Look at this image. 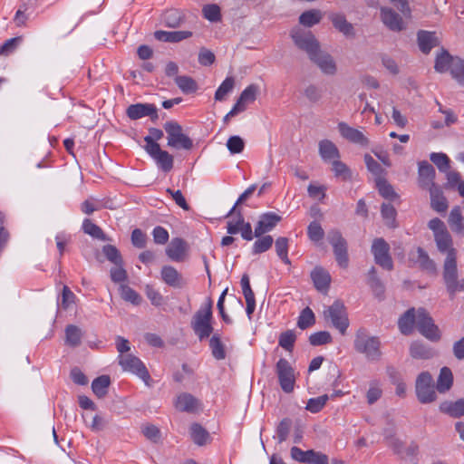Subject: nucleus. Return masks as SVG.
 Listing matches in <instances>:
<instances>
[{
  "mask_svg": "<svg viewBox=\"0 0 464 464\" xmlns=\"http://www.w3.org/2000/svg\"><path fill=\"white\" fill-rule=\"evenodd\" d=\"M203 15L210 22H218L221 20L220 8L218 5L210 4L203 6Z\"/></svg>",
  "mask_w": 464,
  "mask_h": 464,
  "instance_id": "052dcab7",
  "label": "nucleus"
},
{
  "mask_svg": "<svg viewBox=\"0 0 464 464\" xmlns=\"http://www.w3.org/2000/svg\"><path fill=\"white\" fill-rule=\"evenodd\" d=\"M160 277L167 285L173 288H181L185 285L182 275L172 266H163Z\"/></svg>",
  "mask_w": 464,
  "mask_h": 464,
  "instance_id": "412c9836",
  "label": "nucleus"
},
{
  "mask_svg": "<svg viewBox=\"0 0 464 464\" xmlns=\"http://www.w3.org/2000/svg\"><path fill=\"white\" fill-rule=\"evenodd\" d=\"M376 186L379 193L386 199L393 200L398 198V195L394 191L392 186L389 184L383 179H378L376 180Z\"/></svg>",
  "mask_w": 464,
  "mask_h": 464,
  "instance_id": "3c124183",
  "label": "nucleus"
},
{
  "mask_svg": "<svg viewBox=\"0 0 464 464\" xmlns=\"http://www.w3.org/2000/svg\"><path fill=\"white\" fill-rule=\"evenodd\" d=\"M279 383L285 392H292L295 386L294 369L286 359L281 358L276 366Z\"/></svg>",
  "mask_w": 464,
  "mask_h": 464,
  "instance_id": "f8f14e48",
  "label": "nucleus"
},
{
  "mask_svg": "<svg viewBox=\"0 0 464 464\" xmlns=\"http://www.w3.org/2000/svg\"><path fill=\"white\" fill-rule=\"evenodd\" d=\"M164 130L168 135V146L184 150H190L193 147L192 140L183 133L182 127L178 122L167 121Z\"/></svg>",
  "mask_w": 464,
  "mask_h": 464,
  "instance_id": "0eeeda50",
  "label": "nucleus"
},
{
  "mask_svg": "<svg viewBox=\"0 0 464 464\" xmlns=\"http://www.w3.org/2000/svg\"><path fill=\"white\" fill-rule=\"evenodd\" d=\"M309 58L324 73L333 75L336 72V64L333 57L320 47Z\"/></svg>",
  "mask_w": 464,
  "mask_h": 464,
  "instance_id": "a211bd4d",
  "label": "nucleus"
},
{
  "mask_svg": "<svg viewBox=\"0 0 464 464\" xmlns=\"http://www.w3.org/2000/svg\"><path fill=\"white\" fill-rule=\"evenodd\" d=\"M332 165L335 177L341 178L343 180H347L351 178V171L346 164L337 159L332 162Z\"/></svg>",
  "mask_w": 464,
  "mask_h": 464,
  "instance_id": "338daca9",
  "label": "nucleus"
},
{
  "mask_svg": "<svg viewBox=\"0 0 464 464\" xmlns=\"http://www.w3.org/2000/svg\"><path fill=\"white\" fill-rule=\"evenodd\" d=\"M291 36L295 45L304 50L310 57L320 47L319 43L310 31L303 29H294Z\"/></svg>",
  "mask_w": 464,
  "mask_h": 464,
  "instance_id": "9b49d317",
  "label": "nucleus"
},
{
  "mask_svg": "<svg viewBox=\"0 0 464 464\" xmlns=\"http://www.w3.org/2000/svg\"><path fill=\"white\" fill-rule=\"evenodd\" d=\"M435 176L436 172L431 164L426 160L419 162L418 184L422 189L429 190L438 186L434 182Z\"/></svg>",
  "mask_w": 464,
  "mask_h": 464,
  "instance_id": "4468645a",
  "label": "nucleus"
},
{
  "mask_svg": "<svg viewBox=\"0 0 464 464\" xmlns=\"http://www.w3.org/2000/svg\"><path fill=\"white\" fill-rule=\"evenodd\" d=\"M417 263L425 270L430 272L436 271L435 262L430 258L428 253L421 247L417 248Z\"/></svg>",
  "mask_w": 464,
  "mask_h": 464,
  "instance_id": "49530a36",
  "label": "nucleus"
},
{
  "mask_svg": "<svg viewBox=\"0 0 464 464\" xmlns=\"http://www.w3.org/2000/svg\"><path fill=\"white\" fill-rule=\"evenodd\" d=\"M440 409L450 417L460 418L464 416V398L455 401H445L440 405Z\"/></svg>",
  "mask_w": 464,
  "mask_h": 464,
  "instance_id": "473e14b6",
  "label": "nucleus"
},
{
  "mask_svg": "<svg viewBox=\"0 0 464 464\" xmlns=\"http://www.w3.org/2000/svg\"><path fill=\"white\" fill-rule=\"evenodd\" d=\"M436 386L429 372H420L415 382L416 396L420 403L428 404L437 400Z\"/></svg>",
  "mask_w": 464,
  "mask_h": 464,
  "instance_id": "39448f33",
  "label": "nucleus"
},
{
  "mask_svg": "<svg viewBox=\"0 0 464 464\" xmlns=\"http://www.w3.org/2000/svg\"><path fill=\"white\" fill-rule=\"evenodd\" d=\"M410 353L411 357L420 360H428L435 355V353L432 349L419 342H414L411 343L410 347Z\"/></svg>",
  "mask_w": 464,
  "mask_h": 464,
  "instance_id": "c9c22d12",
  "label": "nucleus"
},
{
  "mask_svg": "<svg viewBox=\"0 0 464 464\" xmlns=\"http://www.w3.org/2000/svg\"><path fill=\"white\" fill-rule=\"evenodd\" d=\"M227 148L231 154L241 153L245 148V141L239 136H231L227 141Z\"/></svg>",
  "mask_w": 464,
  "mask_h": 464,
  "instance_id": "0e129e2a",
  "label": "nucleus"
},
{
  "mask_svg": "<svg viewBox=\"0 0 464 464\" xmlns=\"http://www.w3.org/2000/svg\"><path fill=\"white\" fill-rule=\"evenodd\" d=\"M147 152L164 172H169L172 169L174 161L172 155L166 150H162L160 145H150V150Z\"/></svg>",
  "mask_w": 464,
  "mask_h": 464,
  "instance_id": "6ab92c4d",
  "label": "nucleus"
},
{
  "mask_svg": "<svg viewBox=\"0 0 464 464\" xmlns=\"http://www.w3.org/2000/svg\"><path fill=\"white\" fill-rule=\"evenodd\" d=\"M335 29L346 36H353V26L349 23L344 15L341 14H331L329 16Z\"/></svg>",
  "mask_w": 464,
  "mask_h": 464,
  "instance_id": "2f4dec72",
  "label": "nucleus"
},
{
  "mask_svg": "<svg viewBox=\"0 0 464 464\" xmlns=\"http://www.w3.org/2000/svg\"><path fill=\"white\" fill-rule=\"evenodd\" d=\"M82 228L84 233L92 236L94 238L106 241L107 237L103 233L102 229L96 224L92 223L90 219H85L82 223Z\"/></svg>",
  "mask_w": 464,
  "mask_h": 464,
  "instance_id": "de8ad7c7",
  "label": "nucleus"
},
{
  "mask_svg": "<svg viewBox=\"0 0 464 464\" xmlns=\"http://www.w3.org/2000/svg\"><path fill=\"white\" fill-rule=\"evenodd\" d=\"M327 239L334 248V254L338 265L343 268H347L349 265L347 242L341 232L335 229L329 231Z\"/></svg>",
  "mask_w": 464,
  "mask_h": 464,
  "instance_id": "6e6552de",
  "label": "nucleus"
},
{
  "mask_svg": "<svg viewBox=\"0 0 464 464\" xmlns=\"http://www.w3.org/2000/svg\"><path fill=\"white\" fill-rule=\"evenodd\" d=\"M418 44L420 51L427 54L439 44V40L435 33L420 31L418 33Z\"/></svg>",
  "mask_w": 464,
  "mask_h": 464,
  "instance_id": "c756f323",
  "label": "nucleus"
},
{
  "mask_svg": "<svg viewBox=\"0 0 464 464\" xmlns=\"http://www.w3.org/2000/svg\"><path fill=\"white\" fill-rule=\"evenodd\" d=\"M430 197V207L438 213H444L449 208L448 200L443 195V191L440 186L433 187L429 189Z\"/></svg>",
  "mask_w": 464,
  "mask_h": 464,
  "instance_id": "b1692460",
  "label": "nucleus"
},
{
  "mask_svg": "<svg viewBox=\"0 0 464 464\" xmlns=\"http://www.w3.org/2000/svg\"><path fill=\"white\" fill-rule=\"evenodd\" d=\"M111 379L108 375H102L93 380L92 389L98 398H103L108 393Z\"/></svg>",
  "mask_w": 464,
  "mask_h": 464,
  "instance_id": "e433bc0d",
  "label": "nucleus"
},
{
  "mask_svg": "<svg viewBox=\"0 0 464 464\" xmlns=\"http://www.w3.org/2000/svg\"><path fill=\"white\" fill-rule=\"evenodd\" d=\"M82 337V330L73 324L67 325L65 329V343L66 344L76 347L81 344Z\"/></svg>",
  "mask_w": 464,
  "mask_h": 464,
  "instance_id": "4c0bfd02",
  "label": "nucleus"
},
{
  "mask_svg": "<svg viewBox=\"0 0 464 464\" xmlns=\"http://www.w3.org/2000/svg\"><path fill=\"white\" fill-rule=\"evenodd\" d=\"M212 320V301L208 300L204 307L196 312L191 320V327L200 340L208 338L213 331Z\"/></svg>",
  "mask_w": 464,
  "mask_h": 464,
  "instance_id": "7ed1b4c3",
  "label": "nucleus"
},
{
  "mask_svg": "<svg viewBox=\"0 0 464 464\" xmlns=\"http://www.w3.org/2000/svg\"><path fill=\"white\" fill-rule=\"evenodd\" d=\"M428 227L433 232L438 250L440 253H445L446 256L454 252V256H457V250L453 247L452 237L444 222L438 218H434L429 221Z\"/></svg>",
  "mask_w": 464,
  "mask_h": 464,
  "instance_id": "f03ea898",
  "label": "nucleus"
},
{
  "mask_svg": "<svg viewBox=\"0 0 464 464\" xmlns=\"http://www.w3.org/2000/svg\"><path fill=\"white\" fill-rule=\"evenodd\" d=\"M368 285L378 296H381L384 293V285L379 279L376 274V269L372 267L368 272Z\"/></svg>",
  "mask_w": 464,
  "mask_h": 464,
  "instance_id": "09e8293b",
  "label": "nucleus"
},
{
  "mask_svg": "<svg viewBox=\"0 0 464 464\" xmlns=\"http://www.w3.org/2000/svg\"><path fill=\"white\" fill-rule=\"evenodd\" d=\"M121 297L133 304H140L141 302L140 295L128 285H122L120 287Z\"/></svg>",
  "mask_w": 464,
  "mask_h": 464,
  "instance_id": "680f3d73",
  "label": "nucleus"
},
{
  "mask_svg": "<svg viewBox=\"0 0 464 464\" xmlns=\"http://www.w3.org/2000/svg\"><path fill=\"white\" fill-rule=\"evenodd\" d=\"M457 57H453L449 53L448 51L442 49L440 53L437 54L435 60L434 69L438 72H445L448 70H451L453 60Z\"/></svg>",
  "mask_w": 464,
  "mask_h": 464,
  "instance_id": "f704fd0d",
  "label": "nucleus"
},
{
  "mask_svg": "<svg viewBox=\"0 0 464 464\" xmlns=\"http://www.w3.org/2000/svg\"><path fill=\"white\" fill-rule=\"evenodd\" d=\"M274 239L271 236H261L254 242L252 246L253 255H259L266 252L273 246Z\"/></svg>",
  "mask_w": 464,
  "mask_h": 464,
  "instance_id": "37998d69",
  "label": "nucleus"
},
{
  "mask_svg": "<svg viewBox=\"0 0 464 464\" xmlns=\"http://www.w3.org/2000/svg\"><path fill=\"white\" fill-rule=\"evenodd\" d=\"M382 217L385 221V224L389 227H395L396 210L394 207L390 203H383L382 205Z\"/></svg>",
  "mask_w": 464,
  "mask_h": 464,
  "instance_id": "4d7b16f0",
  "label": "nucleus"
},
{
  "mask_svg": "<svg viewBox=\"0 0 464 464\" xmlns=\"http://www.w3.org/2000/svg\"><path fill=\"white\" fill-rule=\"evenodd\" d=\"M442 278L450 296L453 297L458 291L461 290L462 286L459 281L457 256H454V252L446 256L443 262Z\"/></svg>",
  "mask_w": 464,
  "mask_h": 464,
  "instance_id": "20e7f679",
  "label": "nucleus"
},
{
  "mask_svg": "<svg viewBox=\"0 0 464 464\" xmlns=\"http://www.w3.org/2000/svg\"><path fill=\"white\" fill-rule=\"evenodd\" d=\"M232 215H235L236 221L230 220L227 222V231L230 235H235L240 232L241 225L243 223V215L240 209H236V206L231 208L227 217Z\"/></svg>",
  "mask_w": 464,
  "mask_h": 464,
  "instance_id": "ea45409f",
  "label": "nucleus"
},
{
  "mask_svg": "<svg viewBox=\"0 0 464 464\" xmlns=\"http://www.w3.org/2000/svg\"><path fill=\"white\" fill-rule=\"evenodd\" d=\"M354 349L362 353L368 361L378 362L382 358L381 342L378 337L370 336L364 331L357 332Z\"/></svg>",
  "mask_w": 464,
  "mask_h": 464,
  "instance_id": "f257e3e1",
  "label": "nucleus"
},
{
  "mask_svg": "<svg viewBox=\"0 0 464 464\" xmlns=\"http://www.w3.org/2000/svg\"><path fill=\"white\" fill-rule=\"evenodd\" d=\"M311 278L318 291L326 292L329 289L331 276L323 267L316 266L311 273Z\"/></svg>",
  "mask_w": 464,
  "mask_h": 464,
  "instance_id": "393cba45",
  "label": "nucleus"
},
{
  "mask_svg": "<svg viewBox=\"0 0 464 464\" xmlns=\"http://www.w3.org/2000/svg\"><path fill=\"white\" fill-rule=\"evenodd\" d=\"M282 218L274 213L266 212L259 217V220L255 227V237H259L266 233L272 231L281 221Z\"/></svg>",
  "mask_w": 464,
  "mask_h": 464,
  "instance_id": "dca6fc26",
  "label": "nucleus"
},
{
  "mask_svg": "<svg viewBox=\"0 0 464 464\" xmlns=\"http://www.w3.org/2000/svg\"><path fill=\"white\" fill-rule=\"evenodd\" d=\"M235 86V80L233 77H227L215 93L216 101H224L226 96L233 90Z\"/></svg>",
  "mask_w": 464,
  "mask_h": 464,
  "instance_id": "8fccbe9b",
  "label": "nucleus"
},
{
  "mask_svg": "<svg viewBox=\"0 0 464 464\" xmlns=\"http://www.w3.org/2000/svg\"><path fill=\"white\" fill-rule=\"evenodd\" d=\"M416 327L424 337L430 341H439L440 339V332L438 326L423 308L417 310Z\"/></svg>",
  "mask_w": 464,
  "mask_h": 464,
  "instance_id": "1a4fd4ad",
  "label": "nucleus"
},
{
  "mask_svg": "<svg viewBox=\"0 0 464 464\" xmlns=\"http://www.w3.org/2000/svg\"><path fill=\"white\" fill-rule=\"evenodd\" d=\"M390 246L382 238H376L372 245V252L377 265L387 270L393 268L392 257L389 254Z\"/></svg>",
  "mask_w": 464,
  "mask_h": 464,
  "instance_id": "ddd939ff",
  "label": "nucleus"
},
{
  "mask_svg": "<svg viewBox=\"0 0 464 464\" xmlns=\"http://www.w3.org/2000/svg\"><path fill=\"white\" fill-rule=\"evenodd\" d=\"M329 400L328 395L324 394L316 398L308 400L305 409L312 413L319 412Z\"/></svg>",
  "mask_w": 464,
  "mask_h": 464,
  "instance_id": "13d9d810",
  "label": "nucleus"
},
{
  "mask_svg": "<svg viewBox=\"0 0 464 464\" xmlns=\"http://www.w3.org/2000/svg\"><path fill=\"white\" fill-rule=\"evenodd\" d=\"M322 19V13L320 10L312 9L304 12L299 17V23L304 26L311 27L318 23Z\"/></svg>",
  "mask_w": 464,
  "mask_h": 464,
  "instance_id": "c03bdc74",
  "label": "nucleus"
},
{
  "mask_svg": "<svg viewBox=\"0 0 464 464\" xmlns=\"http://www.w3.org/2000/svg\"><path fill=\"white\" fill-rule=\"evenodd\" d=\"M119 363L124 371L132 372L138 375L141 380L148 384L150 380V373L145 367L144 363L136 356L129 354H120Z\"/></svg>",
  "mask_w": 464,
  "mask_h": 464,
  "instance_id": "9d476101",
  "label": "nucleus"
},
{
  "mask_svg": "<svg viewBox=\"0 0 464 464\" xmlns=\"http://www.w3.org/2000/svg\"><path fill=\"white\" fill-rule=\"evenodd\" d=\"M186 242L179 237L173 238L166 248V255L174 262H182L186 255Z\"/></svg>",
  "mask_w": 464,
  "mask_h": 464,
  "instance_id": "5701e85b",
  "label": "nucleus"
},
{
  "mask_svg": "<svg viewBox=\"0 0 464 464\" xmlns=\"http://www.w3.org/2000/svg\"><path fill=\"white\" fill-rule=\"evenodd\" d=\"M190 435L193 441L198 446L207 444L209 439V433L200 424L198 423L191 425Z\"/></svg>",
  "mask_w": 464,
  "mask_h": 464,
  "instance_id": "58836bf2",
  "label": "nucleus"
},
{
  "mask_svg": "<svg viewBox=\"0 0 464 464\" xmlns=\"http://www.w3.org/2000/svg\"><path fill=\"white\" fill-rule=\"evenodd\" d=\"M175 406L179 411L195 412L200 406L199 401L189 393H181L177 397Z\"/></svg>",
  "mask_w": 464,
  "mask_h": 464,
  "instance_id": "bb28decb",
  "label": "nucleus"
},
{
  "mask_svg": "<svg viewBox=\"0 0 464 464\" xmlns=\"http://www.w3.org/2000/svg\"><path fill=\"white\" fill-rule=\"evenodd\" d=\"M430 159L437 166L440 171L446 172L449 170L450 159L446 154L432 152Z\"/></svg>",
  "mask_w": 464,
  "mask_h": 464,
  "instance_id": "bf43d9fd",
  "label": "nucleus"
},
{
  "mask_svg": "<svg viewBox=\"0 0 464 464\" xmlns=\"http://www.w3.org/2000/svg\"><path fill=\"white\" fill-rule=\"evenodd\" d=\"M449 225L451 230L458 235H464V218L460 208L454 207L449 216Z\"/></svg>",
  "mask_w": 464,
  "mask_h": 464,
  "instance_id": "72a5a7b5",
  "label": "nucleus"
},
{
  "mask_svg": "<svg viewBox=\"0 0 464 464\" xmlns=\"http://www.w3.org/2000/svg\"><path fill=\"white\" fill-rule=\"evenodd\" d=\"M209 346L211 348L212 355L217 360H223L226 357L224 344L222 343L219 335L214 334L210 341Z\"/></svg>",
  "mask_w": 464,
  "mask_h": 464,
  "instance_id": "603ef678",
  "label": "nucleus"
},
{
  "mask_svg": "<svg viewBox=\"0 0 464 464\" xmlns=\"http://www.w3.org/2000/svg\"><path fill=\"white\" fill-rule=\"evenodd\" d=\"M106 258L115 266L122 265V258L119 250L112 245H106L102 248Z\"/></svg>",
  "mask_w": 464,
  "mask_h": 464,
  "instance_id": "e2e57ef3",
  "label": "nucleus"
},
{
  "mask_svg": "<svg viewBox=\"0 0 464 464\" xmlns=\"http://www.w3.org/2000/svg\"><path fill=\"white\" fill-rule=\"evenodd\" d=\"M450 74L459 84L464 85V60L459 57L453 60Z\"/></svg>",
  "mask_w": 464,
  "mask_h": 464,
  "instance_id": "6e6d98bb",
  "label": "nucleus"
},
{
  "mask_svg": "<svg viewBox=\"0 0 464 464\" xmlns=\"http://www.w3.org/2000/svg\"><path fill=\"white\" fill-rule=\"evenodd\" d=\"M175 82L180 91L186 94L195 92L198 90L196 81L189 76H176Z\"/></svg>",
  "mask_w": 464,
  "mask_h": 464,
  "instance_id": "79ce46f5",
  "label": "nucleus"
},
{
  "mask_svg": "<svg viewBox=\"0 0 464 464\" xmlns=\"http://www.w3.org/2000/svg\"><path fill=\"white\" fill-rule=\"evenodd\" d=\"M314 323H315V318H314V314L313 313V311L309 307L304 308L299 315V318L297 321V326L300 329L304 330V329H306V328L314 325Z\"/></svg>",
  "mask_w": 464,
  "mask_h": 464,
  "instance_id": "5fc2aeb1",
  "label": "nucleus"
},
{
  "mask_svg": "<svg viewBox=\"0 0 464 464\" xmlns=\"http://www.w3.org/2000/svg\"><path fill=\"white\" fill-rule=\"evenodd\" d=\"M325 320L330 321L332 325L336 328L342 334H344L348 326L349 320L346 308L343 302L337 300L327 307L324 312Z\"/></svg>",
  "mask_w": 464,
  "mask_h": 464,
  "instance_id": "423d86ee",
  "label": "nucleus"
},
{
  "mask_svg": "<svg viewBox=\"0 0 464 464\" xmlns=\"http://www.w3.org/2000/svg\"><path fill=\"white\" fill-rule=\"evenodd\" d=\"M296 335L293 330H287L283 332L279 335L278 343L279 345L288 352H292L294 344L295 343Z\"/></svg>",
  "mask_w": 464,
  "mask_h": 464,
  "instance_id": "864d4df0",
  "label": "nucleus"
},
{
  "mask_svg": "<svg viewBox=\"0 0 464 464\" xmlns=\"http://www.w3.org/2000/svg\"><path fill=\"white\" fill-rule=\"evenodd\" d=\"M381 17L382 23L392 31L400 32L405 28L404 22L401 15L392 8L382 7Z\"/></svg>",
  "mask_w": 464,
  "mask_h": 464,
  "instance_id": "4be33fe9",
  "label": "nucleus"
},
{
  "mask_svg": "<svg viewBox=\"0 0 464 464\" xmlns=\"http://www.w3.org/2000/svg\"><path fill=\"white\" fill-rule=\"evenodd\" d=\"M318 151L324 161L335 160L340 158L337 146L330 140H322L318 143Z\"/></svg>",
  "mask_w": 464,
  "mask_h": 464,
  "instance_id": "cd10ccee",
  "label": "nucleus"
},
{
  "mask_svg": "<svg viewBox=\"0 0 464 464\" xmlns=\"http://www.w3.org/2000/svg\"><path fill=\"white\" fill-rule=\"evenodd\" d=\"M126 113L130 120H138L145 116H150L152 121L158 119L157 108L150 103H136L127 108Z\"/></svg>",
  "mask_w": 464,
  "mask_h": 464,
  "instance_id": "f3484780",
  "label": "nucleus"
},
{
  "mask_svg": "<svg viewBox=\"0 0 464 464\" xmlns=\"http://www.w3.org/2000/svg\"><path fill=\"white\" fill-rule=\"evenodd\" d=\"M162 21L166 26L177 28L183 22V17L179 10L170 9L163 14Z\"/></svg>",
  "mask_w": 464,
  "mask_h": 464,
  "instance_id": "a19ab883",
  "label": "nucleus"
},
{
  "mask_svg": "<svg viewBox=\"0 0 464 464\" xmlns=\"http://www.w3.org/2000/svg\"><path fill=\"white\" fill-rule=\"evenodd\" d=\"M192 36L190 31H162L159 30L154 33V37L158 41L166 43H179L182 40L188 39Z\"/></svg>",
  "mask_w": 464,
  "mask_h": 464,
  "instance_id": "a878e982",
  "label": "nucleus"
},
{
  "mask_svg": "<svg viewBox=\"0 0 464 464\" xmlns=\"http://www.w3.org/2000/svg\"><path fill=\"white\" fill-rule=\"evenodd\" d=\"M337 129L340 135L346 140L364 147L369 145L366 136L360 130L351 127L346 122H339Z\"/></svg>",
  "mask_w": 464,
  "mask_h": 464,
  "instance_id": "2eb2a0df",
  "label": "nucleus"
},
{
  "mask_svg": "<svg viewBox=\"0 0 464 464\" xmlns=\"http://www.w3.org/2000/svg\"><path fill=\"white\" fill-rule=\"evenodd\" d=\"M452 384H453V374H452L451 370L446 366L442 367L440 369V374H439V377L437 380V384H436L437 391L440 393H445L446 392L450 390V388L452 387Z\"/></svg>",
  "mask_w": 464,
  "mask_h": 464,
  "instance_id": "7c9ffc66",
  "label": "nucleus"
},
{
  "mask_svg": "<svg viewBox=\"0 0 464 464\" xmlns=\"http://www.w3.org/2000/svg\"><path fill=\"white\" fill-rule=\"evenodd\" d=\"M291 426H292V421L288 418L283 419L279 422V424L276 428V435H277L279 443H282L285 440H286V439L289 435L290 430H291Z\"/></svg>",
  "mask_w": 464,
  "mask_h": 464,
  "instance_id": "69168bd1",
  "label": "nucleus"
},
{
  "mask_svg": "<svg viewBox=\"0 0 464 464\" xmlns=\"http://www.w3.org/2000/svg\"><path fill=\"white\" fill-rule=\"evenodd\" d=\"M258 93V86L250 84L240 94L238 100L232 108V113H240L244 111L248 103L256 101Z\"/></svg>",
  "mask_w": 464,
  "mask_h": 464,
  "instance_id": "aec40b11",
  "label": "nucleus"
},
{
  "mask_svg": "<svg viewBox=\"0 0 464 464\" xmlns=\"http://www.w3.org/2000/svg\"><path fill=\"white\" fill-rule=\"evenodd\" d=\"M288 238L285 237H279L275 242L276 252L278 257L285 263L290 264L288 258Z\"/></svg>",
  "mask_w": 464,
  "mask_h": 464,
  "instance_id": "a18cd8bd",
  "label": "nucleus"
},
{
  "mask_svg": "<svg viewBox=\"0 0 464 464\" xmlns=\"http://www.w3.org/2000/svg\"><path fill=\"white\" fill-rule=\"evenodd\" d=\"M309 342L314 346L323 345L331 343L332 336L326 331L317 332L310 335Z\"/></svg>",
  "mask_w": 464,
  "mask_h": 464,
  "instance_id": "774afa93",
  "label": "nucleus"
},
{
  "mask_svg": "<svg viewBox=\"0 0 464 464\" xmlns=\"http://www.w3.org/2000/svg\"><path fill=\"white\" fill-rule=\"evenodd\" d=\"M417 321V310L411 308L407 310L399 319L398 325L401 334L408 335L413 331Z\"/></svg>",
  "mask_w": 464,
  "mask_h": 464,
  "instance_id": "c85d7f7f",
  "label": "nucleus"
}]
</instances>
